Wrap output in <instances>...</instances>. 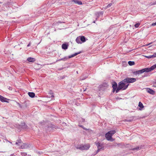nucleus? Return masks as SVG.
Wrapping results in <instances>:
<instances>
[{
  "mask_svg": "<svg viewBox=\"0 0 156 156\" xmlns=\"http://www.w3.org/2000/svg\"><path fill=\"white\" fill-rule=\"evenodd\" d=\"M7 99L0 95V100L2 102H7Z\"/></svg>",
  "mask_w": 156,
  "mask_h": 156,
  "instance_id": "nucleus-11",
  "label": "nucleus"
},
{
  "mask_svg": "<svg viewBox=\"0 0 156 156\" xmlns=\"http://www.w3.org/2000/svg\"><path fill=\"white\" fill-rule=\"evenodd\" d=\"M96 145L97 146V147L98 148V150L97 151L98 152L100 151L101 149L103 148V145L99 143H97L96 144Z\"/></svg>",
  "mask_w": 156,
  "mask_h": 156,
  "instance_id": "nucleus-6",
  "label": "nucleus"
},
{
  "mask_svg": "<svg viewBox=\"0 0 156 156\" xmlns=\"http://www.w3.org/2000/svg\"><path fill=\"white\" fill-rule=\"evenodd\" d=\"M2 3L1 2H0V3Z\"/></svg>",
  "mask_w": 156,
  "mask_h": 156,
  "instance_id": "nucleus-39",
  "label": "nucleus"
},
{
  "mask_svg": "<svg viewBox=\"0 0 156 156\" xmlns=\"http://www.w3.org/2000/svg\"><path fill=\"white\" fill-rule=\"evenodd\" d=\"M156 68V64L152 66H151L152 69H153L154 70V69Z\"/></svg>",
  "mask_w": 156,
  "mask_h": 156,
  "instance_id": "nucleus-28",
  "label": "nucleus"
},
{
  "mask_svg": "<svg viewBox=\"0 0 156 156\" xmlns=\"http://www.w3.org/2000/svg\"><path fill=\"white\" fill-rule=\"evenodd\" d=\"M128 63L130 66H133L135 64V62L133 61H129Z\"/></svg>",
  "mask_w": 156,
  "mask_h": 156,
  "instance_id": "nucleus-19",
  "label": "nucleus"
},
{
  "mask_svg": "<svg viewBox=\"0 0 156 156\" xmlns=\"http://www.w3.org/2000/svg\"><path fill=\"white\" fill-rule=\"evenodd\" d=\"M115 133V130H112L109 131L105 134V137L106 139L108 140L113 141V140L112 139V136Z\"/></svg>",
  "mask_w": 156,
  "mask_h": 156,
  "instance_id": "nucleus-2",
  "label": "nucleus"
},
{
  "mask_svg": "<svg viewBox=\"0 0 156 156\" xmlns=\"http://www.w3.org/2000/svg\"><path fill=\"white\" fill-rule=\"evenodd\" d=\"M156 25V22L155 23H152L151 24V26H154Z\"/></svg>",
  "mask_w": 156,
  "mask_h": 156,
  "instance_id": "nucleus-32",
  "label": "nucleus"
},
{
  "mask_svg": "<svg viewBox=\"0 0 156 156\" xmlns=\"http://www.w3.org/2000/svg\"><path fill=\"white\" fill-rule=\"evenodd\" d=\"M96 145L97 146V147L98 148V150L97 151L98 152L100 151L101 149L103 148V145L99 143H97L96 144Z\"/></svg>",
  "mask_w": 156,
  "mask_h": 156,
  "instance_id": "nucleus-7",
  "label": "nucleus"
},
{
  "mask_svg": "<svg viewBox=\"0 0 156 156\" xmlns=\"http://www.w3.org/2000/svg\"><path fill=\"white\" fill-rule=\"evenodd\" d=\"M133 73L134 74L136 75H137V74H140L139 70L134 72H133Z\"/></svg>",
  "mask_w": 156,
  "mask_h": 156,
  "instance_id": "nucleus-22",
  "label": "nucleus"
},
{
  "mask_svg": "<svg viewBox=\"0 0 156 156\" xmlns=\"http://www.w3.org/2000/svg\"><path fill=\"white\" fill-rule=\"evenodd\" d=\"M144 70V69H143L141 70H139V71L140 74H141V73H144L145 71V70Z\"/></svg>",
  "mask_w": 156,
  "mask_h": 156,
  "instance_id": "nucleus-24",
  "label": "nucleus"
},
{
  "mask_svg": "<svg viewBox=\"0 0 156 156\" xmlns=\"http://www.w3.org/2000/svg\"><path fill=\"white\" fill-rule=\"evenodd\" d=\"M72 2H74L75 4H77L79 5H80L82 4V3L81 1L78 0H73Z\"/></svg>",
  "mask_w": 156,
  "mask_h": 156,
  "instance_id": "nucleus-12",
  "label": "nucleus"
},
{
  "mask_svg": "<svg viewBox=\"0 0 156 156\" xmlns=\"http://www.w3.org/2000/svg\"><path fill=\"white\" fill-rule=\"evenodd\" d=\"M30 43H29V44H28L27 45V47H29L30 46Z\"/></svg>",
  "mask_w": 156,
  "mask_h": 156,
  "instance_id": "nucleus-33",
  "label": "nucleus"
},
{
  "mask_svg": "<svg viewBox=\"0 0 156 156\" xmlns=\"http://www.w3.org/2000/svg\"><path fill=\"white\" fill-rule=\"evenodd\" d=\"M150 4L151 5H156V1L153 2H151Z\"/></svg>",
  "mask_w": 156,
  "mask_h": 156,
  "instance_id": "nucleus-25",
  "label": "nucleus"
},
{
  "mask_svg": "<svg viewBox=\"0 0 156 156\" xmlns=\"http://www.w3.org/2000/svg\"><path fill=\"white\" fill-rule=\"evenodd\" d=\"M125 83L126 82H124L123 80L119 83L118 87L116 90V93L118 92L120 90L123 89V90H125L127 88L129 84L126 85Z\"/></svg>",
  "mask_w": 156,
  "mask_h": 156,
  "instance_id": "nucleus-1",
  "label": "nucleus"
},
{
  "mask_svg": "<svg viewBox=\"0 0 156 156\" xmlns=\"http://www.w3.org/2000/svg\"><path fill=\"white\" fill-rule=\"evenodd\" d=\"M144 69V70H145L144 72H150V71H151L152 70H153V69H152L151 66L149 68H145Z\"/></svg>",
  "mask_w": 156,
  "mask_h": 156,
  "instance_id": "nucleus-14",
  "label": "nucleus"
},
{
  "mask_svg": "<svg viewBox=\"0 0 156 156\" xmlns=\"http://www.w3.org/2000/svg\"><path fill=\"white\" fill-rule=\"evenodd\" d=\"M112 5V3H110L107 6V7H110L111 5Z\"/></svg>",
  "mask_w": 156,
  "mask_h": 156,
  "instance_id": "nucleus-31",
  "label": "nucleus"
},
{
  "mask_svg": "<svg viewBox=\"0 0 156 156\" xmlns=\"http://www.w3.org/2000/svg\"><path fill=\"white\" fill-rule=\"evenodd\" d=\"M84 129L86 130H88V129H86V128H83Z\"/></svg>",
  "mask_w": 156,
  "mask_h": 156,
  "instance_id": "nucleus-34",
  "label": "nucleus"
},
{
  "mask_svg": "<svg viewBox=\"0 0 156 156\" xmlns=\"http://www.w3.org/2000/svg\"><path fill=\"white\" fill-rule=\"evenodd\" d=\"M153 57H156V53H154L152 55Z\"/></svg>",
  "mask_w": 156,
  "mask_h": 156,
  "instance_id": "nucleus-30",
  "label": "nucleus"
},
{
  "mask_svg": "<svg viewBox=\"0 0 156 156\" xmlns=\"http://www.w3.org/2000/svg\"><path fill=\"white\" fill-rule=\"evenodd\" d=\"M147 91L148 93L152 94H154L155 93V91L150 88H147Z\"/></svg>",
  "mask_w": 156,
  "mask_h": 156,
  "instance_id": "nucleus-10",
  "label": "nucleus"
},
{
  "mask_svg": "<svg viewBox=\"0 0 156 156\" xmlns=\"http://www.w3.org/2000/svg\"><path fill=\"white\" fill-rule=\"evenodd\" d=\"M68 47V45L66 44H63L62 45V49L66 50L67 49Z\"/></svg>",
  "mask_w": 156,
  "mask_h": 156,
  "instance_id": "nucleus-17",
  "label": "nucleus"
},
{
  "mask_svg": "<svg viewBox=\"0 0 156 156\" xmlns=\"http://www.w3.org/2000/svg\"><path fill=\"white\" fill-rule=\"evenodd\" d=\"M27 156H30V155H28Z\"/></svg>",
  "mask_w": 156,
  "mask_h": 156,
  "instance_id": "nucleus-38",
  "label": "nucleus"
},
{
  "mask_svg": "<svg viewBox=\"0 0 156 156\" xmlns=\"http://www.w3.org/2000/svg\"><path fill=\"white\" fill-rule=\"evenodd\" d=\"M81 53V52L80 51V52H77V53H75L74 54H73V55H71L70 56H69V58H71L72 57H73L75 56H76V55H77L80 54Z\"/></svg>",
  "mask_w": 156,
  "mask_h": 156,
  "instance_id": "nucleus-15",
  "label": "nucleus"
},
{
  "mask_svg": "<svg viewBox=\"0 0 156 156\" xmlns=\"http://www.w3.org/2000/svg\"><path fill=\"white\" fill-rule=\"evenodd\" d=\"M27 60L29 62H34L35 60L34 58L29 57L27 58Z\"/></svg>",
  "mask_w": 156,
  "mask_h": 156,
  "instance_id": "nucleus-13",
  "label": "nucleus"
},
{
  "mask_svg": "<svg viewBox=\"0 0 156 156\" xmlns=\"http://www.w3.org/2000/svg\"><path fill=\"white\" fill-rule=\"evenodd\" d=\"M151 43H150L149 44H148L147 45H150V44H151Z\"/></svg>",
  "mask_w": 156,
  "mask_h": 156,
  "instance_id": "nucleus-35",
  "label": "nucleus"
},
{
  "mask_svg": "<svg viewBox=\"0 0 156 156\" xmlns=\"http://www.w3.org/2000/svg\"><path fill=\"white\" fill-rule=\"evenodd\" d=\"M80 38L79 37H77L76 39V41L78 43H81L80 41Z\"/></svg>",
  "mask_w": 156,
  "mask_h": 156,
  "instance_id": "nucleus-21",
  "label": "nucleus"
},
{
  "mask_svg": "<svg viewBox=\"0 0 156 156\" xmlns=\"http://www.w3.org/2000/svg\"><path fill=\"white\" fill-rule=\"evenodd\" d=\"M93 23H95V21H94V22H93Z\"/></svg>",
  "mask_w": 156,
  "mask_h": 156,
  "instance_id": "nucleus-36",
  "label": "nucleus"
},
{
  "mask_svg": "<svg viewBox=\"0 0 156 156\" xmlns=\"http://www.w3.org/2000/svg\"><path fill=\"white\" fill-rule=\"evenodd\" d=\"M136 81V79L135 78H127L124 80V82L127 83H133Z\"/></svg>",
  "mask_w": 156,
  "mask_h": 156,
  "instance_id": "nucleus-4",
  "label": "nucleus"
},
{
  "mask_svg": "<svg viewBox=\"0 0 156 156\" xmlns=\"http://www.w3.org/2000/svg\"><path fill=\"white\" fill-rule=\"evenodd\" d=\"M80 40L83 42H84L85 41H86L85 38V37L83 36H81L80 37Z\"/></svg>",
  "mask_w": 156,
  "mask_h": 156,
  "instance_id": "nucleus-18",
  "label": "nucleus"
},
{
  "mask_svg": "<svg viewBox=\"0 0 156 156\" xmlns=\"http://www.w3.org/2000/svg\"><path fill=\"white\" fill-rule=\"evenodd\" d=\"M31 147V145L30 144L23 143L22 145H21V147H20V148L26 149L30 147Z\"/></svg>",
  "mask_w": 156,
  "mask_h": 156,
  "instance_id": "nucleus-5",
  "label": "nucleus"
},
{
  "mask_svg": "<svg viewBox=\"0 0 156 156\" xmlns=\"http://www.w3.org/2000/svg\"><path fill=\"white\" fill-rule=\"evenodd\" d=\"M28 94L29 96L32 98L34 97L35 95L34 93L33 92H29Z\"/></svg>",
  "mask_w": 156,
  "mask_h": 156,
  "instance_id": "nucleus-16",
  "label": "nucleus"
},
{
  "mask_svg": "<svg viewBox=\"0 0 156 156\" xmlns=\"http://www.w3.org/2000/svg\"><path fill=\"white\" fill-rule=\"evenodd\" d=\"M21 154L22 156H26L27 155V154L26 152H23L21 153Z\"/></svg>",
  "mask_w": 156,
  "mask_h": 156,
  "instance_id": "nucleus-23",
  "label": "nucleus"
},
{
  "mask_svg": "<svg viewBox=\"0 0 156 156\" xmlns=\"http://www.w3.org/2000/svg\"><path fill=\"white\" fill-rule=\"evenodd\" d=\"M23 142L21 140H19L16 143V144L19 146V148L21 147V145H22Z\"/></svg>",
  "mask_w": 156,
  "mask_h": 156,
  "instance_id": "nucleus-8",
  "label": "nucleus"
},
{
  "mask_svg": "<svg viewBox=\"0 0 156 156\" xmlns=\"http://www.w3.org/2000/svg\"><path fill=\"white\" fill-rule=\"evenodd\" d=\"M140 23H137L135 24L134 26L135 27L137 28L139 27V26H140Z\"/></svg>",
  "mask_w": 156,
  "mask_h": 156,
  "instance_id": "nucleus-26",
  "label": "nucleus"
},
{
  "mask_svg": "<svg viewBox=\"0 0 156 156\" xmlns=\"http://www.w3.org/2000/svg\"><path fill=\"white\" fill-rule=\"evenodd\" d=\"M139 147H137L136 148H134L133 149V150H139Z\"/></svg>",
  "mask_w": 156,
  "mask_h": 156,
  "instance_id": "nucleus-29",
  "label": "nucleus"
},
{
  "mask_svg": "<svg viewBox=\"0 0 156 156\" xmlns=\"http://www.w3.org/2000/svg\"><path fill=\"white\" fill-rule=\"evenodd\" d=\"M112 87L113 89V92L116 90L117 88V84L115 82H114L112 84Z\"/></svg>",
  "mask_w": 156,
  "mask_h": 156,
  "instance_id": "nucleus-9",
  "label": "nucleus"
},
{
  "mask_svg": "<svg viewBox=\"0 0 156 156\" xmlns=\"http://www.w3.org/2000/svg\"><path fill=\"white\" fill-rule=\"evenodd\" d=\"M51 97H54V96L53 95H52V96Z\"/></svg>",
  "mask_w": 156,
  "mask_h": 156,
  "instance_id": "nucleus-37",
  "label": "nucleus"
},
{
  "mask_svg": "<svg viewBox=\"0 0 156 156\" xmlns=\"http://www.w3.org/2000/svg\"><path fill=\"white\" fill-rule=\"evenodd\" d=\"M145 57L147 58H153L152 55H149L148 56H145Z\"/></svg>",
  "mask_w": 156,
  "mask_h": 156,
  "instance_id": "nucleus-27",
  "label": "nucleus"
},
{
  "mask_svg": "<svg viewBox=\"0 0 156 156\" xmlns=\"http://www.w3.org/2000/svg\"><path fill=\"white\" fill-rule=\"evenodd\" d=\"M138 106L142 108H144L143 104L141 102H139V103Z\"/></svg>",
  "mask_w": 156,
  "mask_h": 156,
  "instance_id": "nucleus-20",
  "label": "nucleus"
},
{
  "mask_svg": "<svg viewBox=\"0 0 156 156\" xmlns=\"http://www.w3.org/2000/svg\"><path fill=\"white\" fill-rule=\"evenodd\" d=\"M90 147L89 144H88L85 145H81L78 146L76 148L81 150H87Z\"/></svg>",
  "mask_w": 156,
  "mask_h": 156,
  "instance_id": "nucleus-3",
  "label": "nucleus"
}]
</instances>
